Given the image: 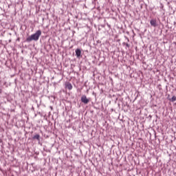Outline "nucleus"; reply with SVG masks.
Instances as JSON below:
<instances>
[{"label": "nucleus", "instance_id": "nucleus-3", "mask_svg": "<svg viewBox=\"0 0 176 176\" xmlns=\"http://www.w3.org/2000/svg\"><path fill=\"white\" fill-rule=\"evenodd\" d=\"M81 102H83V104H89V102H90V100H89L87 98V97L86 96V95H82L81 96Z\"/></svg>", "mask_w": 176, "mask_h": 176}, {"label": "nucleus", "instance_id": "nucleus-8", "mask_svg": "<svg viewBox=\"0 0 176 176\" xmlns=\"http://www.w3.org/2000/svg\"><path fill=\"white\" fill-rule=\"evenodd\" d=\"M123 45H125L126 47H130V44L129 43H123Z\"/></svg>", "mask_w": 176, "mask_h": 176}, {"label": "nucleus", "instance_id": "nucleus-10", "mask_svg": "<svg viewBox=\"0 0 176 176\" xmlns=\"http://www.w3.org/2000/svg\"><path fill=\"white\" fill-rule=\"evenodd\" d=\"M108 27H111V25H109V24H107Z\"/></svg>", "mask_w": 176, "mask_h": 176}, {"label": "nucleus", "instance_id": "nucleus-9", "mask_svg": "<svg viewBox=\"0 0 176 176\" xmlns=\"http://www.w3.org/2000/svg\"><path fill=\"white\" fill-rule=\"evenodd\" d=\"M124 38L126 39L127 42H130V39H129L127 36H125Z\"/></svg>", "mask_w": 176, "mask_h": 176}, {"label": "nucleus", "instance_id": "nucleus-1", "mask_svg": "<svg viewBox=\"0 0 176 176\" xmlns=\"http://www.w3.org/2000/svg\"><path fill=\"white\" fill-rule=\"evenodd\" d=\"M41 35H42V31L41 30H38L34 34L28 36L25 39V42H28V43L32 42V41H34V42H37V41H39Z\"/></svg>", "mask_w": 176, "mask_h": 176}, {"label": "nucleus", "instance_id": "nucleus-5", "mask_svg": "<svg viewBox=\"0 0 176 176\" xmlns=\"http://www.w3.org/2000/svg\"><path fill=\"white\" fill-rule=\"evenodd\" d=\"M150 24L152 27H157V23L156 22V19H151L150 21Z\"/></svg>", "mask_w": 176, "mask_h": 176}, {"label": "nucleus", "instance_id": "nucleus-7", "mask_svg": "<svg viewBox=\"0 0 176 176\" xmlns=\"http://www.w3.org/2000/svg\"><path fill=\"white\" fill-rule=\"evenodd\" d=\"M65 87L69 90H72V84H71V82H67L66 83Z\"/></svg>", "mask_w": 176, "mask_h": 176}, {"label": "nucleus", "instance_id": "nucleus-6", "mask_svg": "<svg viewBox=\"0 0 176 176\" xmlns=\"http://www.w3.org/2000/svg\"><path fill=\"white\" fill-rule=\"evenodd\" d=\"M169 97L170 95L168 96V100H169L170 102H175V101L176 100V96H173L171 98H170Z\"/></svg>", "mask_w": 176, "mask_h": 176}, {"label": "nucleus", "instance_id": "nucleus-4", "mask_svg": "<svg viewBox=\"0 0 176 176\" xmlns=\"http://www.w3.org/2000/svg\"><path fill=\"white\" fill-rule=\"evenodd\" d=\"M32 140H36L38 142V144H41V135L38 133H36L33 137Z\"/></svg>", "mask_w": 176, "mask_h": 176}, {"label": "nucleus", "instance_id": "nucleus-2", "mask_svg": "<svg viewBox=\"0 0 176 176\" xmlns=\"http://www.w3.org/2000/svg\"><path fill=\"white\" fill-rule=\"evenodd\" d=\"M76 52V57H77V58L80 59L82 57V50H80V48H77L75 51Z\"/></svg>", "mask_w": 176, "mask_h": 176}]
</instances>
